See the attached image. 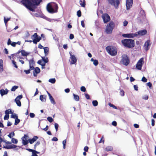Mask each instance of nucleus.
Segmentation results:
<instances>
[{
	"instance_id": "nucleus-1",
	"label": "nucleus",
	"mask_w": 156,
	"mask_h": 156,
	"mask_svg": "<svg viewBox=\"0 0 156 156\" xmlns=\"http://www.w3.org/2000/svg\"><path fill=\"white\" fill-rule=\"evenodd\" d=\"M42 0H22L23 4L28 9L32 12H34L33 8L38 5Z\"/></svg>"
},
{
	"instance_id": "nucleus-2",
	"label": "nucleus",
	"mask_w": 156,
	"mask_h": 156,
	"mask_svg": "<svg viewBox=\"0 0 156 156\" xmlns=\"http://www.w3.org/2000/svg\"><path fill=\"white\" fill-rule=\"evenodd\" d=\"M121 42L122 44L127 48H132L135 46L134 40L125 39L122 40Z\"/></svg>"
},
{
	"instance_id": "nucleus-3",
	"label": "nucleus",
	"mask_w": 156,
	"mask_h": 156,
	"mask_svg": "<svg viewBox=\"0 0 156 156\" xmlns=\"http://www.w3.org/2000/svg\"><path fill=\"white\" fill-rule=\"evenodd\" d=\"M58 6L57 4L54 3L51 4V3H48L47 6V9L50 13H53L57 11Z\"/></svg>"
},
{
	"instance_id": "nucleus-4",
	"label": "nucleus",
	"mask_w": 156,
	"mask_h": 156,
	"mask_svg": "<svg viewBox=\"0 0 156 156\" xmlns=\"http://www.w3.org/2000/svg\"><path fill=\"white\" fill-rule=\"evenodd\" d=\"M108 53L112 56H115L117 55V50L116 47L112 46H108L106 48Z\"/></svg>"
},
{
	"instance_id": "nucleus-5",
	"label": "nucleus",
	"mask_w": 156,
	"mask_h": 156,
	"mask_svg": "<svg viewBox=\"0 0 156 156\" xmlns=\"http://www.w3.org/2000/svg\"><path fill=\"white\" fill-rule=\"evenodd\" d=\"M115 24L114 22L112 21H110L108 24L106 28V32L107 34H111L115 27Z\"/></svg>"
},
{
	"instance_id": "nucleus-6",
	"label": "nucleus",
	"mask_w": 156,
	"mask_h": 156,
	"mask_svg": "<svg viewBox=\"0 0 156 156\" xmlns=\"http://www.w3.org/2000/svg\"><path fill=\"white\" fill-rule=\"evenodd\" d=\"M145 14L144 11L142 9L140 11L138 15V16L137 18L138 22L140 23H143L145 19Z\"/></svg>"
},
{
	"instance_id": "nucleus-7",
	"label": "nucleus",
	"mask_w": 156,
	"mask_h": 156,
	"mask_svg": "<svg viewBox=\"0 0 156 156\" xmlns=\"http://www.w3.org/2000/svg\"><path fill=\"white\" fill-rule=\"evenodd\" d=\"M122 57V59L121 61V63L125 66H127L130 62L129 57L126 54L123 55Z\"/></svg>"
},
{
	"instance_id": "nucleus-8",
	"label": "nucleus",
	"mask_w": 156,
	"mask_h": 156,
	"mask_svg": "<svg viewBox=\"0 0 156 156\" xmlns=\"http://www.w3.org/2000/svg\"><path fill=\"white\" fill-rule=\"evenodd\" d=\"M31 38L33 39V43L37 44L41 39V37L38 35L37 33H35L31 36Z\"/></svg>"
},
{
	"instance_id": "nucleus-9",
	"label": "nucleus",
	"mask_w": 156,
	"mask_h": 156,
	"mask_svg": "<svg viewBox=\"0 0 156 156\" xmlns=\"http://www.w3.org/2000/svg\"><path fill=\"white\" fill-rule=\"evenodd\" d=\"M109 3L114 6L116 8L118 7L119 4V0H108Z\"/></svg>"
},
{
	"instance_id": "nucleus-10",
	"label": "nucleus",
	"mask_w": 156,
	"mask_h": 156,
	"mask_svg": "<svg viewBox=\"0 0 156 156\" xmlns=\"http://www.w3.org/2000/svg\"><path fill=\"white\" fill-rule=\"evenodd\" d=\"M144 63V58H141L137 62L136 65V68L139 70H141Z\"/></svg>"
},
{
	"instance_id": "nucleus-11",
	"label": "nucleus",
	"mask_w": 156,
	"mask_h": 156,
	"mask_svg": "<svg viewBox=\"0 0 156 156\" xmlns=\"http://www.w3.org/2000/svg\"><path fill=\"white\" fill-rule=\"evenodd\" d=\"M69 54L70 56V59H71L70 64L71 65L76 64L77 60L76 57L74 55L72 54V52L71 51L69 52Z\"/></svg>"
},
{
	"instance_id": "nucleus-12",
	"label": "nucleus",
	"mask_w": 156,
	"mask_h": 156,
	"mask_svg": "<svg viewBox=\"0 0 156 156\" xmlns=\"http://www.w3.org/2000/svg\"><path fill=\"white\" fill-rule=\"evenodd\" d=\"M102 17L105 23H107L110 20V16L107 13L103 14L102 15Z\"/></svg>"
},
{
	"instance_id": "nucleus-13",
	"label": "nucleus",
	"mask_w": 156,
	"mask_h": 156,
	"mask_svg": "<svg viewBox=\"0 0 156 156\" xmlns=\"http://www.w3.org/2000/svg\"><path fill=\"white\" fill-rule=\"evenodd\" d=\"M147 33V31L146 30H140L137 32H136L135 33H134V34H136V35H134V37L137 36L138 35L143 36L145 35Z\"/></svg>"
},
{
	"instance_id": "nucleus-14",
	"label": "nucleus",
	"mask_w": 156,
	"mask_h": 156,
	"mask_svg": "<svg viewBox=\"0 0 156 156\" xmlns=\"http://www.w3.org/2000/svg\"><path fill=\"white\" fill-rule=\"evenodd\" d=\"M133 4V0H126V6L127 10H129Z\"/></svg>"
},
{
	"instance_id": "nucleus-15",
	"label": "nucleus",
	"mask_w": 156,
	"mask_h": 156,
	"mask_svg": "<svg viewBox=\"0 0 156 156\" xmlns=\"http://www.w3.org/2000/svg\"><path fill=\"white\" fill-rule=\"evenodd\" d=\"M151 44V43H150V40H147L144 43V49L146 51H148L149 49V46Z\"/></svg>"
},
{
	"instance_id": "nucleus-16",
	"label": "nucleus",
	"mask_w": 156,
	"mask_h": 156,
	"mask_svg": "<svg viewBox=\"0 0 156 156\" xmlns=\"http://www.w3.org/2000/svg\"><path fill=\"white\" fill-rule=\"evenodd\" d=\"M136 34H134L133 33L123 34H122V36L124 37H127L129 38H133L134 37V35Z\"/></svg>"
},
{
	"instance_id": "nucleus-17",
	"label": "nucleus",
	"mask_w": 156,
	"mask_h": 156,
	"mask_svg": "<svg viewBox=\"0 0 156 156\" xmlns=\"http://www.w3.org/2000/svg\"><path fill=\"white\" fill-rule=\"evenodd\" d=\"M9 92L8 90L7 89H5V90L2 89L0 90V94L2 96L4 95L7 94Z\"/></svg>"
},
{
	"instance_id": "nucleus-18",
	"label": "nucleus",
	"mask_w": 156,
	"mask_h": 156,
	"mask_svg": "<svg viewBox=\"0 0 156 156\" xmlns=\"http://www.w3.org/2000/svg\"><path fill=\"white\" fill-rule=\"evenodd\" d=\"M41 70L38 67H36L35 68L33 71V75L34 76H36L37 74L40 72Z\"/></svg>"
},
{
	"instance_id": "nucleus-19",
	"label": "nucleus",
	"mask_w": 156,
	"mask_h": 156,
	"mask_svg": "<svg viewBox=\"0 0 156 156\" xmlns=\"http://www.w3.org/2000/svg\"><path fill=\"white\" fill-rule=\"evenodd\" d=\"M43 49H44L45 56H46L48 55L49 52V48L48 47H46L43 48Z\"/></svg>"
},
{
	"instance_id": "nucleus-20",
	"label": "nucleus",
	"mask_w": 156,
	"mask_h": 156,
	"mask_svg": "<svg viewBox=\"0 0 156 156\" xmlns=\"http://www.w3.org/2000/svg\"><path fill=\"white\" fill-rule=\"evenodd\" d=\"M113 147L111 146H107L105 148L104 150L107 151H110L112 150Z\"/></svg>"
},
{
	"instance_id": "nucleus-21",
	"label": "nucleus",
	"mask_w": 156,
	"mask_h": 156,
	"mask_svg": "<svg viewBox=\"0 0 156 156\" xmlns=\"http://www.w3.org/2000/svg\"><path fill=\"white\" fill-rule=\"evenodd\" d=\"M30 53L26 52L24 50H21V54L22 55L24 56H27L29 55Z\"/></svg>"
},
{
	"instance_id": "nucleus-22",
	"label": "nucleus",
	"mask_w": 156,
	"mask_h": 156,
	"mask_svg": "<svg viewBox=\"0 0 156 156\" xmlns=\"http://www.w3.org/2000/svg\"><path fill=\"white\" fill-rule=\"evenodd\" d=\"M80 3L81 6L83 7H84L85 6V0H80Z\"/></svg>"
},
{
	"instance_id": "nucleus-23",
	"label": "nucleus",
	"mask_w": 156,
	"mask_h": 156,
	"mask_svg": "<svg viewBox=\"0 0 156 156\" xmlns=\"http://www.w3.org/2000/svg\"><path fill=\"white\" fill-rule=\"evenodd\" d=\"M22 143L23 144L24 146L27 145L29 142L28 140H27V139L25 140L24 139H22Z\"/></svg>"
},
{
	"instance_id": "nucleus-24",
	"label": "nucleus",
	"mask_w": 156,
	"mask_h": 156,
	"mask_svg": "<svg viewBox=\"0 0 156 156\" xmlns=\"http://www.w3.org/2000/svg\"><path fill=\"white\" fill-rule=\"evenodd\" d=\"M29 62V66H34L35 64V62L34 61L33 58H32L31 59L28 60Z\"/></svg>"
},
{
	"instance_id": "nucleus-25",
	"label": "nucleus",
	"mask_w": 156,
	"mask_h": 156,
	"mask_svg": "<svg viewBox=\"0 0 156 156\" xmlns=\"http://www.w3.org/2000/svg\"><path fill=\"white\" fill-rule=\"evenodd\" d=\"M73 95L74 97V99L76 101H78L79 100L80 98L78 95L73 94Z\"/></svg>"
},
{
	"instance_id": "nucleus-26",
	"label": "nucleus",
	"mask_w": 156,
	"mask_h": 156,
	"mask_svg": "<svg viewBox=\"0 0 156 156\" xmlns=\"http://www.w3.org/2000/svg\"><path fill=\"white\" fill-rule=\"evenodd\" d=\"M15 101L16 103L17 106L19 107H20L21 106V102L20 100L15 99Z\"/></svg>"
},
{
	"instance_id": "nucleus-27",
	"label": "nucleus",
	"mask_w": 156,
	"mask_h": 156,
	"mask_svg": "<svg viewBox=\"0 0 156 156\" xmlns=\"http://www.w3.org/2000/svg\"><path fill=\"white\" fill-rule=\"evenodd\" d=\"M49 98L51 103L53 105H55V102L52 96H51Z\"/></svg>"
},
{
	"instance_id": "nucleus-28",
	"label": "nucleus",
	"mask_w": 156,
	"mask_h": 156,
	"mask_svg": "<svg viewBox=\"0 0 156 156\" xmlns=\"http://www.w3.org/2000/svg\"><path fill=\"white\" fill-rule=\"evenodd\" d=\"M42 58V61H43L44 62V63H47L48 62V60L47 57L46 58L45 57H41Z\"/></svg>"
},
{
	"instance_id": "nucleus-29",
	"label": "nucleus",
	"mask_w": 156,
	"mask_h": 156,
	"mask_svg": "<svg viewBox=\"0 0 156 156\" xmlns=\"http://www.w3.org/2000/svg\"><path fill=\"white\" fill-rule=\"evenodd\" d=\"M48 81L52 83H54L56 82V80L55 78H51Z\"/></svg>"
},
{
	"instance_id": "nucleus-30",
	"label": "nucleus",
	"mask_w": 156,
	"mask_h": 156,
	"mask_svg": "<svg viewBox=\"0 0 156 156\" xmlns=\"http://www.w3.org/2000/svg\"><path fill=\"white\" fill-rule=\"evenodd\" d=\"M15 135V133L13 132H11L8 135V136L10 138H12Z\"/></svg>"
},
{
	"instance_id": "nucleus-31",
	"label": "nucleus",
	"mask_w": 156,
	"mask_h": 156,
	"mask_svg": "<svg viewBox=\"0 0 156 156\" xmlns=\"http://www.w3.org/2000/svg\"><path fill=\"white\" fill-rule=\"evenodd\" d=\"M92 103L94 107H96L98 105V103L97 100L93 101Z\"/></svg>"
},
{
	"instance_id": "nucleus-32",
	"label": "nucleus",
	"mask_w": 156,
	"mask_h": 156,
	"mask_svg": "<svg viewBox=\"0 0 156 156\" xmlns=\"http://www.w3.org/2000/svg\"><path fill=\"white\" fill-rule=\"evenodd\" d=\"M40 99L42 102H45L46 101V99L44 98L43 95H41L40 96Z\"/></svg>"
},
{
	"instance_id": "nucleus-33",
	"label": "nucleus",
	"mask_w": 156,
	"mask_h": 156,
	"mask_svg": "<svg viewBox=\"0 0 156 156\" xmlns=\"http://www.w3.org/2000/svg\"><path fill=\"white\" fill-rule=\"evenodd\" d=\"M11 142L13 144H16L18 143V141L17 139L13 138H12Z\"/></svg>"
},
{
	"instance_id": "nucleus-34",
	"label": "nucleus",
	"mask_w": 156,
	"mask_h": 156,
	"mask_svg": "<svg viewBox=\"0 0 156 156\" xmlns=\"http://www.w3.org/2000/svg\"><path fill=\"white\" fill-rule=\"evenodd\" d=\"M20 122V120L18 118L15 119L14 125H17Z\"/></svg>"
},
{
	"instance_id": "nucleus-35",
	"label": "nucleus",
	"mask_w": 156,
	"mask_h": 156,
	"mask_svg": "<svg viewBox=\"0 0 156 156\" xmlns=\"http://www.w3.org/2000/svg\"><path fill=\"white\" fill-rule=\"evenodd\" d=\"M18 87V86H14L12 87L11 89V90L12 91H14L16 90V89H17Z\"/></svg>"
},
{
	"instance_id": "nucleus-36",
	"label": "nucleus",
	"mask_w": 156,
	"mask_h": 156,
	"mask_svg": "<svg viewBox=\"0 0 156 156\" xmlns=\"http://www.w3.org/2000/svg\"><path fill=\"white\" fill-rule=\"evenodd\" d=\"M11 118L15 119H16L18 118V116L16 114L14 113L13 114H12V115H11Z\"/></svg>"
},
{
	"instance_id": "nucleus-37",
	"label": "nucleus",
	"mask_w": 156,
	"mask_h": 156,
	"mask_svg": "<svg viewBox=\"0 0 156 156\" xmlns=\"http://www.w3.org/2000/svg\"><path fill=\"white\" fill-rule=\"evenodd\" d=\"M108 105L109 106H110V107H112L114 109H117V107L115 106L114 105L111 104V103H109L108 104Z\"/></svg>"
},
{
	"instance_id": "nucleus-38",
	"label": "nucleus",
	"mask_w": 156,
	"mask_h": 156,
	"mask_svg": "<svg viewBox=\"0 0 156 156\" xmlns=\"http://www.w3.org/2000/svg\"><path fill=\"white\" fill-rule=\"evenodd\" d=\"M30 36V34L29 33L28 31H26V33L25 34V38L27 39Z\"/></svg>"
},
{
	"instance_id": "nucleus-39",
	"label": "nucleus",
	"mask_w": 156,
	"mask_h": 156,
	"mask_svg": "<svg viewBox=\"0 0 156 156\" xmlns=\"http://www.w3.org/2000/svg\"><path fill=\"white\" fill-rule=\"evenodd\" d=\"M66 140H65L63 141L62 144L63 145V148L65 149L66 148Z\"/></svg>"
},
{
	"instance_id": "nucleus-40",
	"label": "nucleus",
	"mask_w": 156,
	"mask_h": 156,
	"mask_svg": "<svg viewBox=\"0 0 156 156\" xmlns=\"http://www.w3.org/2000/svg\"><path fill=\"white\" fill-rule=\"evenodd\" d=\"M48 120L50 123L52 122L53 121V119L51 117H48L47 118Z\"/></svg>"
},
{
	"instance_id": "nucleus-41",
	"label": "nucleus",
	"mask_w": 156,
	"mask_h": 156,
	"mask_svg": "<svg viewBox=\"0 0 156 156\" xmlns=\"http://www.w3.org/2000/svg\"><path fill=\"white\" fill-rule=\"evenodd\" d=\"M99 23L98 21H95V25L96 28L98 29L99 28Z\"/></svg>"
},
{
	"instance_id": "nucleus-42",
	"label": "nucleus",
	"mask_w": 156,
	"mask_h": 156,
	"mask_svg": "<svg viewBox=\"0 0 156 156\" xmlns=\"http://www.w3.org/2000/svg\"><path fill=\"white\" fill-rule=\"evenodd\" d=\"M77 15L78 17H80L81 16V12L80 10H79L77 12Z\"/></svg>"
},
{
	"instance_id": "nucleus-43",
	"label": "nucleus",
	"mask_w": 156,
	"mask_h": 156,
	"mask_svg": "<svg viewBox=\"0 0 156 156\" xmlns=\"http://www.w3.org/2000/svg\"><path fill=\"white\" fill-rule=\"evenodd\" d=\"M12 64H13L14 66L16 68H18V66L16 65V62L14 60H12Z\"/></svg>"
},
{
	"instance_id": "nucleus-44",
	"label": "nucleus",
	"mask_w": 156,
	"mask_h": 156,
	"mask_svg": "<svg viewBox=\"0 0 156 156\" xmlns=\"http://www.w3.org/2000/svg\"><path fill=\"white\" fill-rule=\"evenodd\" d=\"M80 90L82 91L85 92L86 91V89L85 87L82 86L80 88Z\"/></svg>"
},
{
	"instance_id": "nucleus-45",
	"label": "nucleus",
	"mask_w": 156,
	"mask_h": 156,
	"mask_svg": "<svg viewBox=\"0 0 156 156\" xmlns=\"http://www.w3.org/2000/svg\"><path fill=\"white\" fill-rule=\"evenodd\" d=\"M93 64L95 66H97L98 64V60L96 59H95L94 61L93 62Z\"/></svg>"
},
{
	"instance_id": "nucleus-46",
	"label": "nucleus",
	"mask_w": 156,
	"mask_h": 156,
	"mask_svg": "<svg viewBox=\"0 0 156 156\" xmlns=\"http://www.w3.org/2000/svg\"><path fill=\"white\" fill-rule=\"evenodd\" d=\"M23 98V95H19L17 96L15 99L20 100Z\"/></svg>"
},
{
	"instance_id": "nucleus-47",
	"label": "nucleus",
	"mask_w": 156,
	"mask_h": 156,
	"mask_svg": "<svg viewBox=\"0 0 156 156\" xmlns=\"http://www.w3.org/2000/svg\"><path fill=\"white\" fill-rule=\"evenodd\" d=\"M10 18H7V19H6L5 17H4V22L5 24L8 21L10 20Z\"/></svg>"
},
{
	"instance_id": "nucleus-48",
	"label": "nucleus",
	"mask_w": 156,
	"mask_h": 156,
	"mask_svg": "<svg viewBox=\"0 0 156 156\" xmlns=\"http://www.w3.org/2000/svg\"><path fill=\"white\" fill-rule=\"evenodd\" d=\"M58 125L57 123H55V127L56 129V131H57L58 130Z\"/></svg>"
},
{
	"instance_id": "nucleus-49",
	"label": "nucleus",
	"mask_w": 156,
	"mask_h": 156,
	"mask_svg": "<svg viewBox=\"0 0 156 156\" xmlns=\"http://www.w3.org/2000/svg\"><path fill=\"white\" fill-rule=\"evenodd\" d=\"M141 81L145 83L147 81V79L144 76H143L142 79Z\"/></svg>"
},
{
	"instance_id": "nucleus-50",
	"label": "nucleus",
	"mask_w": 156,
	"mask_h": 156,
	"mask_svg": "<svg viewBox=\"0 0 156 156\" xmlns=\"http://www.w3.org/2000/svg\"><path fill=\"white\" fill-rule=\"evenodd\" d=\"M120 94L122 96H123L124 95V92L122 90H120Z\"/></svg>"
},
{
	"instance_id": "nucleus-51",
	"label": "nucleus",
	"mask_w": 156,
	"mask_h": 156,
	"mask_svg": "<svg viewBox=\"0 0 156 156\" xmlns=\"http://www.w3.org/2000/svg\"><path fill=\"white\" fill-rule=\"evenodd\" d=\"M38 138V137L37 136H34L32 138L34 142Z\"/></svg>"
},
{
	"instance_id": "nucleus-52",
	"label": "nucleus",
	"mask_w": 156,
	"mask_h": 156,
	"mask_svg": "<svg viewBox=\"0 0 156 156\" xmlns=\"http://www.w3.org/2000/svg\"><path fill=\"white\" fill-rule=\"evenodd\" d=\"M38 138V137L37 136H34L32 138L34 142Z\"/></svg>"
},
{
	"instance_id": "nucleus-53",
	"label": "nucleus",
	"mask_w": 156,
	"mask_h": 156,
	"mask_svg": "<svg viewBox=\"0 0 156 156\" xmlns=\"http://www.w3.org/2000/svg\"><path fill=\"white\" fill-rule=\"evenodd\" d=\"M38 138V137L37 136H34L32 138L34 142Z\"/></svg>"
},
{
	"instance_id": "nucleus-54",
	"label": "nucleus",
	"mask_w": 156,
	"mask_h": 156,
	"mask_svg": "<svg viewBox=\"0 0 156 156\" xmlns=\"http://www.w3.org/2000/svg\"><path fill=\"white\" fill-rule=\"evenodd\" d=\"M9 118V115H5L4 117V119L5 120H8Z\"/></svg>"
},
{
	"instance_id": "nucleus-55",
	"label": "nucleus",
	"mask_w": 156,
	"mask_h": 156,
	"mask_svg": "<svg viewBox=\"0 0 156 156\" xmlns=\"http://www.w3.org/2000/svg\"><path fill=\"white\" fill-rule=\"evenodd\" d=\"M30 116L31 118H33L35 117V115L34 113H30Z\"/></svg>"
},
{
	"instance_id": "nucleus-56",
	"label": "nucleus",
	"mask_w": 156,
	"mask_h": 156,
	"mask_svg": "<svg viewBox=\"0 0 156 156\" xmlns=\"http://www.w3.org/2000/svg\"><path fill=\"white\" fill-rule=\"evenodd\" d=\"M28 136L27 135L25 134L24 136H23L22 138L21 139H28Z\"/></svg>"
},
{
	"instance_id": "nucleus-57",
	"label": "nucleus",
	"mask_w": 156,
	"mask_h": 156,
	"mask_svg": "<svg viewBox=\"0 0 156 156\" xmlns=\"http://www.w3.org/2000/svg\"><path fill=\"white\" fill-rule=\"evenodd\" d=\"M147 86H148L150 88H151L152 86V84L151 82H149L148 83H147Z\"/></svg>"
},
{
	"instance_id": "nucleus-58",
	"label": "nucleus",
	"mask_w": 156,
	"mask_h": 156,
	"mask_svg": "<svg viewBox=\"0 0 156 156\" xmlns=\"http://www.w3.org/2000/svg\"><path fill=\"white\" fill-rule=\"evenodd\" d=\"M11 149H14L17 147V146L14 144H11Z\"/></svg>"
},
{
	"instance_id": "nucleus-59",
	"label": "nucleus",
	"mask_w": 156,
	"mask_h": 156,
	"mask_svg": "<svg viewBox=\"0 0 156 156\" xmlns=\"http://www.w3.org/2000/svg\"><path fill=\"white\" fill-rule=\"evenodd\" d=\"M28 140L29 141L30 143L31 144H33L34 142V141L32 139H29Z\"/></svg>"
},
{
	"instance_id": "nucleus-60",
	"label": "nucleus",
	"mask_w": 156,
	"mask_h": 156,
	"mask_svg": "<svg viewBox=\"0 0 156 156\" xmlns=\"http://www.w3.org/2000/svg\"><path fill=\"white\" fill-rule=\"evenodd\" d=\"M85 97L86 99H90V95L88 94H85Z\"/></svg>"
},
{
	"instance_id": "nucleus-61",
	"label": "nucleus",
	"mask_w": 156,
	"mask_h": 156,
	"mask_svg": "<svg viewBox=\"0 0 156 156\" xmlns=\"http://www.w3.org/2000/svg\"><path fill=\"white\" fill-rule=\"evenodd\" d=\"M12 42L11 41V40L10 38H9L8 40V42L7 43V44L8 45H10V44H11Z\"/></svg>"
},
{
	"instance_id": "nucleus-62",
	"label": "nucleus",
	"mask_w": 156,
	"mask_h": 156,
	"mask_svg": "<svg viewBox=\"0 0 156 156\" xmlns=\"http://www.w3.org/2000/svg\"><path fill=\"white\" fill-rule=\"evenodd\" d=\"M5 113L6 115H9V109L6 110L5 111Z\"/></svg>"
},
{
	"instance_id": "nucleus-63",
	"label": "nucleus",
	"mask_w": 156,
	"mask_h": 156,
	"mask_svg": "<svg viewBox=\"0 0 156 156\" xmlns=\"http://www.w3.org/2000/svg\"><path fill=\"white\" fill-rule=\"evenodd\" d=\"M123 26L125 27L128 24V22L126 20H125L123 22Z\"/></svg>"
},
{
	"instance_id": "nucleus-64",
	"label": "nucleus",
	"mask_w": 156,
	"mask_h": 156,
	"mask_svg": "<svg viewBox=\"0 0 156 156\" xmlns=\"http://www.w3.org/2000/svg\"><path fill=\"white\" fill-rule=\"evenodd\" d=\"M74 38V36L73 34H70L69 35V39H70L72 40Z\"/></svg>"
}]
</instances>
